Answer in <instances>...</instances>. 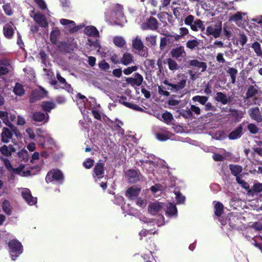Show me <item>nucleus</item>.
Returning <instances> with one entry per match:
<instances>
[{
	"instance_id": "1",
	"label": "nucleus",
	"mask_w": 262,
	"mask_h": 262,
	"mask_svg": "<svg viewBox=\"0 0 262 262\" xmlns=\"http://www.w3.org/2000/svg\"><path fill=\"white\" fill-rule=\"evenodd\" d=\"M9 128L4 127L2 128L1 134V141L3 143H8L12 139L13 134L17 136L18 131L14 125L8 126Z\"/></svg>"
},
{
	"instance_id": "2",
	"label": "nucleus",
	"mask_w": 262,
	"mask_h": 262,
	"mask_svg": "<svg viewBox=\"0 0 262 262\" xmlns=\"http://www.w3.org/2000/svg\"><path fill=\"white\" fill-rule=\"evenodd\" d=\"M64 179L62 172L58 169H54L49 171L46 176V181L47 182H57L61 184Z\"/></svg>"
},
{
	"instance_id": "3",
	"label": "nucleus",
	"mask_w": 262,
	"mask_h": 262,
	"mask_svg": "<svg viewBox=\"0 0 262 262\" xmlns=\"http://www.w3.org/2000/svg\"><path fill=\"white\" fill-rule=\"evenodd\" d=\"M222 23H218L211 25L206 28V35H212L214 38L219 37L222 31Z\"/></svg>"
},
{
	"instance_id": "4",
	"label": "nucleus",
	"mask_w": 262,
	"mask_h": 262,
	"mask_svg": "<svg viewBox=\"0 0 262 262\" xmlns=\"http://www.w3.org/2000/svg\"><path fill=\"white\" fill-rule=\"evenodd\" d=\"M170 54L173 58L179 61H181L182 58H185L186 56V51L183 46H180L171 49Z\"/></svg>"
},
{
	"instance_id": "5",
	"label": "nucleus",
	"mask_w": 262,
	"mask_h": 262,
	"mask_svg": "<svg viewBox=\"0 0 262 262\" xmlns=\"http://www.w3.org/2000/svg\"><path fill=\"white\" fill-rule=\"evenodd\" d=\"M143 81V76L139 73H136L134 77L127 78L126 81L132 86H140Z\"/></svg>"
},
{
	"instance_id": "6",
	"label": "nucleus",
	"mask_w": 262,
	"mask_h": 262,
	"mask_svg": "<svg viewBox=\"0 0 262 262\" xmlns=\"http://www.w3.org/2000/svg\"><path fill=\"white\" fill-rule=\"evenodd\" d=\"M41 92L35 90L34 91L30 98V102L31 103H34L37 100H39L42 98L44 96L46 95L47 92L42 88L40 87Z\"/></svg>"
},
{
	"instance_id": "7",
	"label": "nucleus",
	"mask_w": 262,
	"mask_h": 262,
	"mask_svg": "<svg viewBox=\"0 0 262 262\" xmlns=\"http://www.w3.org/2000/svg\"><path fill=\"white\" fill-rule=\"evenodd\" d=\"M16 28L12 22L6 24L3 27V33L7 38H11L13 36Z\"/></svg>"
},
{
	"instance_id": "8",
	"label": "nucleus",
	"mask_w": 262,
	"mask_h": 262,
	"mask_svg": "<svg viewBox=\"0 0 262 262\" xmlns=\"http://www.w3.org/2000/svg\"><path fill=\"white\" fill-rule=\"evenodd\" d=\"M32 119L35 122H43V123H47L49 120V115L45 114L40 112H35L32 114Z\"/></svg>"
},
{
	"instance_id": "9",
	"label": "nucleus",
	"mask_w": 262,
	"mask_h": 262,
	"mask_svg": "<svg viewBox=\"0 0 262 262\" xmlns=\"http://www.w3.org/2000/svg\"><path fill=\"white\" fill-rule=\"evenodd\" d=\"M93 171V177L96 180L103 178L104 173L103 164L97 163L94 168Z\"/></svg>"
},
{
	"instance_id": "10",
	"label": "nucleus",
	"mask_w": 262,
	"mask_h": 262,
	"mask_svg": "<svg viewBox=\"0 0 262 262\" xmlns=\"http://www.w3.org/2000/svg\"><path fill=\"white\" fill-rule=\"evenodd\" d=\"M141 189V188L140 186L134 185L127 190L126 192V195L129 199H134L138 195Z\"/></svg>"
},
{
	"instance_id": "11",
	"label": "nucleus",
	"mask_w": 262,
	"mask_h": 262,
	"mask_svg": "<svg viewBox=\"0 0 262 262\" xmlns=\"http://www.w3.org/2000/svg\"><path fill=\"white\" fill-rule=\"evenodd\" d=\"M21 194L24 199L26 202L30 205H34L36 203L37 199L36 198H33L29 189H25L22 192Z\"/></svg>"
},
{
	"instance_id": "12",
	"label": "nucleus",
	"mask_w": 262,
	"mask_h": 262,
	"mask_svg": "<svg viewBox=\"0 0 262 262\" xmlns=\"http://www.w3.org/2000/svg\"><path fill=\"white\" fill-rule=\"evenodd\" d=\"M158 28V23L157 19L154 17H150L146 24L142 25V28L144 30L151 29L156 30Z\"/></svg>"
},
{
	"instance_id": "13",
	"label": "nucleus",
	"mask_w": 262,
	"mask_h": 262,
	"mask_svg": "<svg viewBox=\"0 0 262 262\" xmlns=\"http://www.w3.org/2000/svg\"><path fill=\"white\" fill-rule=\"evenodd\" d=\"M25 165L24 164H20L17 168H13L12 169L13 173L18 174L21 177H27L30 176L31 171L29 170H25Z\"/></svg>"
},
{
	"instance_id": "14",
	"label": "nucleus",
	"mask_w": 262,
	"mask_h": 262,
	"mask_svg": "<svg viewBox=\"0 0 262 262\" xmlns=\"http://www.w3.org/2000/svg\"><path fill=\"white\" fill-rule=\"evenodd\" d=\"M8 246L12 252H17L18 254L22 252V245L16 240H12L9 242Z\"/></svg>"
},
{
	"instance_id": "15",
	"label": "nucleus",
	"mask_w": 262,
	"mask_h": 262,
	"mask_svg": "<svg viewBox=\"0 0 262 262\" xmlns=\"http://www.w3.org/2000/svg\"><path fill=\"white\" fill-rule=\"evenodd\" d=\"M35 21L41 27L46 28L48 26L46 17L40 13L36 14L34 16Z\"/></svg>"
},
{
	"instance_id": "16",
	"label": "nucleus",
	"mask_w": 262,
	"mask_h": 262,
	"mask_svg": "<svg viewBox=\"0 0 262 262\" xmlns=\"http://www.w3.org/2000/svg\"><path fill=\"white\" fill-rule=\"evenodd\" d=\"M126 177L130 183H134L139 180V176L137 171L129 170L126 172Z\"/></svg>"
},
{
	"instance_id": "17",
	"label": "nucleus",
	"mask_w": 262,
	"mask_h": 262,
	"mask_svg": "<svg viewBox=\"0 0 262 262\" xmlns=\"http://www.w3.org/2000/svg\"><path fill=\"white\" fill-rule=\"evenodd\" d=\"M189 64L191 67H195L202 69V72H204L206 70L207 66L206 63L200 61L198 59H192L188 61Z\"/></svg>"
},
{
	"instance_id": "18",
	"label": "nucleus",
	"mask_w": 262,
	"mask_h": 262,
	"mask_svg": "<svg viewBox=\"0 0 262 262\" xmlns=\"http://www.w3.org/2000/svg\"><path fill=\"white\" fill-rule=\"evenodd\" d=\"M215 99L216 101L221 102L222 104H226L231 100L230 97H228L226 94L222 92H217L216 94Z\"/></svg>"
},
{
	"instance_id": "19",
	"label": "nucleus",
	"mask_w": 262,
	"mask_h": 262,
	"mask_svg": "<svg viewBox=\"0 0 262 262\" xmlns=\"http://www.w3.org/2000/svg\"><path fill=\"white\" fill-rule=\"evenodd\" d=\"M164 83L170 86L171 88V90H174L175 91H178L185 88L186 83V80L183 79L177 84L169 83L167 81H165Z\"/></svg>"
},
{
	"instance_id": "20",
	"label": "nucleus",
	"mask_w": 262,
	"mask_h": 262,
	"mask_svg": "<svg viewBox=\"0 0 262 262\" xmlns=\"http://www.w3.org/2000/svg\"><path fill=\"white\" fill-rule=\"evenodd\" d=\"M249 113L251 117L253 119H254L259 122H261V118L258 107H255L250 109Z\"/></svg>"
},
{
	"instance_id": "21",
	"label": "nucleus",
	"mask_w": 262,
	"mask_h": 262,
	"mask_svg": "<svg viewBox=\"0 0 262 262\" xmlns=\"http://www.w3.org/2000/svg\"><path fill=\"white\" fill-rule=\"evenodd\" d=\"M15 149L13 147L12 145H10L9 146L3 145L0 147L1 152L5 156H11L12 153L15 152Z\"/></svg>"
},
{
	"instance_id": "22",
	"label": "nucleus",
	"mask_w": 262,
	"mask_h": 262,
	"mask_svg": "<svg viewBox=\"0 0 262 262\" xmlns=\"http://www.w3.org/2000/svg\"><path fill=\"white\" fill-rule=\"evenodd\" d=\"M60 23L62 25L67 26L71 32H73L76 30V24L72 20L62 18L60 20Z\"/></svg>"
},
{
	"instance_id": "23",
	"label": "nucleus",
	"mask_w": 262,
	"mask_h": 262,
	"mask_svg": "<svg viewBox=\"0 0 262 262\" xmlns=\"http://www.w3.org/2000/svg\"><path fill=\"white\" fill-rule=\"evenodd\" d=\"M163 207L162 204L160 202H155L150 204L148 206V210L150 213L154 214L156 212L159 211Z\"/></svg>"
},
{
	"instance_id": "24",
	"label": "nucleus",
	"mask_w": 262,
	"mask_h": 262,
	"mask_svg": "<svg viewBox=\"0 0 262 262\" xmlns=\"http://www.w3.org/2000/svg\"><path fill=\"white\" fill-rule=\"evenodd\" d=\"M133 56L129 53L126 52L124 53L122 57L120 60L121 63L124 65H128L133 62Z\"/></svg>"
},
{
	"instance_id": "25",
	"label": "nucleus",
	"mask_w": 262,
	"mask_h": 262,
	"mask_svg": "<svg viewBox=\"0 0 262 262\" xmlns=\"http://www.w3.org/2000/svg\"><path fill=\"white\" fill-rule=\"evenodd\" d=\"M132 46L135 49L138 51L143 50L144 48L143 43L138 36H137L135 38L133 39Z\"/></svg>"
},
{
	"instance_id": "26",
	"label": "nucleus",
	"mask_w": 262,
	"mask_h": 262,
	"mask_svg": "<svg viewBox=\"0 0 262 262\" xmlns=\"http://www.w3.org/2000/svg\"><path fill=\"white\" fill-rule=\"evenodd\" d=\"M191 30L194 31H198L199 30L203 31L205 30V26L203 21L200 19H197L190 26Z\"/></svg>"
},
{
	"instance_id": "27",
	"label": "nucleus",
	"mask_w": 262,
	"mask_h": 262,
	"mask_svg": "<svg viewBox=\"0 0 262 262\" xmlns=\"http://www.w3.org/2000/svg\"><path fill=\"white\" fill-rule=\"evenodd\" d=\"M243 128L241 126H238L229 135V138L231 140H234L240 137L242 135Z\"/></svg>"
},
{
	"instance_id": "28",
	"label": "nucleus",
	"mask_w": 262,
	"mask_h": 262,
	"mask_svg": "<svg viewBox=\"0 0 262 262\" xmlns=\"http://www.w3.org/2000/svg\"><path fill=\"white\" fill-rule=\"evenodd\" d=\"M171 135L172 134L170 132L165 130L163 131V133H157L156 134L157 139L161 141L168 140L171 137Z\"/></svg>"
},
{
	"instance_id": "29",
	"label": "nucleus",
	"mask_w": 262,
	"mask_h": 262,
	"mask_svg": "<svg viewBox=\"0 0 262 262\" xmlns=\"http://www.w3.org/2000/svg\"><path fill=\"white\" fill-rule=\"evenodd\" d=\"M229 169H230L232 174L235 176L239 177L238 175L242 171L243 168L242 166L230 164L229 165Z\"/></svg>"
},
{
	"instance_id": "30",
	"label": "nucleus",
	"mask_w": 262,
	"mask_h": 262,
	"mask_svg": "<svg viewBox=\"0 0 262 262\" xmlns=\"http://www.w3.org/2000/svg\"><path fill=\"white\" fill-rule=\"evenodd\" d=\"M180 34L173 35L172 37L176 41L180 40L183 37L189 33V30L185 27H181L179 29Z\"/></svg>"
},
{
	"instance_id": "31",
	"label": "nucleus",
	"mask_w": 262,
	"mask_h": 262,
	"mask_svg": "<svg viewBox=\"0 0 262 262\" xmlns=\"http://www.w3.org/2000/svg\"><path fill=\"white\" fill-rule=\"evenodd\" d=\"M157 35H149L145 37L146 44L149 47L156 46L157 45Z\"/></svg>"
},
{
	"instance_id": "32",
	"label": "nucleus",
	"mask_w": 262,
	"mask_h": 262,
	"mask_svg": "<svg viewBox=\"0 0 262 262\" xmlns=\"http://www.w3.org/2000/svg\"><path fill=\"white\" fill-rule=\"evenodd\" d=\"M0 118L6 126L13 125L9 119V113L6 111H0Z\"/></svg>"
},
{
	"instance_id": "33",
	"label": "nucleus",
	"mask_w": 262,
	"mask_h": 262,
	"mask_svg": "<svg viewBox=\"0 0 262 262\" xmlns=\"http://www.w3.org/2000/svg\"><path fill=\"white\" fill-rule=\"evenodd\" d=\"M113 42L115 46L121 48L124 47L126 43V41L122 36H117L113 38Z\"/></svg>"
},
{
	"instance_id": "34",
	"label": "nucleus",
	"mask_w": 262,
	"mask_h": 262,
	"mask_svg": "<svg viewBox=\"0 0 262 262\" xmlns=\"http://www.w3.org/2000/svg\"><path fill=\"white\" fill-rule=\"evenodd\" d=\"M86 33L94 37L99 36V32L97 29L94 26H88L85 28Z\"/></svg>"
},
{
	"instance_id": "35",
	"label": "nucleus",
	"mask_w": 262,
	"mask_h": 262,
	"mask_svg": "<svg viewBox=\"0 0 262 262\" xmlns=\"http://www.w3.org/2000/svg\"><path fill=\"white\" fill-rule=\"evenodd\" d=\"M200 45V41L197 39L190 40L186 43V47L191 50H194Z\"/></svg>"
},
{
	"instance_id": "36",
	"label": "nucleus",
	"mask_w": 262,
	"mask_h": 262,
	"mask_svg": "<svg viewBox=\"0 0 262 262\" xmlns=\"http://www.w3.org/2000/svg\"><path fill=\"white\" fill-rule=\"evenodd\" d=\"M167 63L169 69L171 71L178 70L180 68L177 62L171 58L167 59Z\"/></svg>"
},
{
	"instance_id": "37",
	"label": "nucleus",
	"mask_w": 262,
	"mask_h": 262,
	"mask_svg": "<svg viewBox=\"0 0 262 262\" xmlns=\"http://www.w3.org/2000/svg\"><path fill=\"white\" fill-rule=\"evenodd\" d=\"M41 106L45 111L49 112L55 108V104L53 102L45 101L42 102Z\"/></svg>"
},
{
	"instance_id": "38",
	"label": "nucleus",
	"mask_w": 262,
	"mask_h": 262,
	"mask_svg": "<svg viewBox=\"0 0 262 262\" xmlns=\"http://www.w3.org/2000/svg\"><path fill=\"white\" fill-rule=\"evenodd\" d=\"M60 32L59 30L52 31L50 34V40L53 44L57 43V38L59 36Z\"/></svg>"
},
{
	"instance_id": "39",
	"label": "nucleus",
	"mask_w": 262,
	"mask_h": 262,
	"mask_svg": "<svg viewBox=\"0 0 262 262\" xmlns=\"http://www.w3.org/2000/svg\"><path fill=\"white\" fill-rule=\"evenodd\" d=\"M224 206L220 203H216L214 205L215 214L217 216H221L223 212Z\"/></svg>"
},
{
	"instance_id": "40",
	"label": "nucleus",
	"mask_w": 262,
	"mask_h": 262,
	"mask_svg": "<svg viewBox=\"0 0 262 262\" xmlns=\"http://www.w3.org/2000/svg\"><path fill=\"white\" fill-rule=\"evenodd\" d=\"M13 92L16 95L18 96H21L25 93V91L23 87V85L18 83H17L15 84L13 89Z\"/></svg>"
},
{
	"instance_id": "41",
	"label": "nucleus",
	"mask_w": 262,
	"mask_h": 262,
	"mask_svg": "<svg viewBox=\"0 0 262 262\" xmlns=\"http://www.w3.org/2000/svg\"><path fill=\"white\" fill-rule=\"evenodd\" d=\"M193 101H198L202 105L206 104L208 100V98L204 96H195L192 98Z\"/></svg>"
},
{
	"instance_id": "42",
	"label": "nucleus",
	"mask_w": 262,
	"mask_h": 262,
	"mask_svg": "<svg viewBox=\"0 0 262 262\" xmlns=\"http://www.w3.org/2000/svg\"><path fill=\"white\" fill-rule=\"evenodd\" d=\"M162 117L163 119V121L167 124L170 123L173 119L171 114L167 112L163 113L162 115Z\"/></svg>"
},
{
	"instance_id": "43",
	"label": "nucleus",
	"mask_w": 262,
	"mask_h": 262,
	"mask_svg": "<svg viewBox=\"0 0 262 262\" xmlns=\"http://www.w3.org/2000/svg\"><path fill=\"white\" fill-rule=\"evenodd\" d=\"M227 73H228L231 76L232 83H234L235 82L236 75L237 73V70L233 68H229L228 71H227Z\"/></svg>"
},
{
	"instance_id": "44",
	"label": "nucleus",
	"mask_w": 262,
	"mask_h": 262,
	"mask_svg": "<svg viewBox=\"0 0 262 262\" xmlns=\"http://www.w3.org/2000/svg\"><path fill=\"white\" fill-rule=\"evenodd\" d=\"M257 89L254 88V86L251 85L249 86V88L248 89L246 95L247 98H249L253 97L255 95V94L257 93Z\"/></svg>"
},
{
	"instance_id": "45",
	"label": "nucleus",
	"mask_w": 262,
	"mask_h": 262,
	"mask_svg": "<svg viewBox=\"0 0 262 262\" xmlns=\"http://www.w3.org/2000/svg\"><path fill=\"white\" fill-rule=\"evenodd\" d=\"M3 209L4 211L7 214L10 215L11 213V209L9 202L5 200L3 203Z\"/></svg>"
},
{
	"instance_id": "46",
	"label": "nucleus",
	"mask_w": 262,
	"mask_h": 262,
	"mask_svg": "<svg viewBox=\"0 0 262 262\" xmlns=\"http://www.w3.org/2000/svg\"><path fill=\"white\" fill-rule=\"evenodd\" d=\"M122 103L126 107L132 108L133 110L138 111H143V109L141 107H140V106H138L136 104L129 103V102H125V101L123 102Z\"/></svg>"
},
{
	"instance_id": "47",
	"label": "nucleus",
	"mask_w": 262,
	"mask_h": 262,
	"mask_svg": "<svg viewBox=\"0 0 262 262\" xmlns=\"http://www.w3.org/2000/svg\"><path fill=\"white\" fill-rule=\"evenodd\" d=\"M18 155L20 159L26 161L28 160V153L26 150H21L18 152Z\"/></svg>"
},
{
	"instance_id": "48",
	"label": "nucleus",
	"mask_w": 262,
	"mask_h": 262,
	"mask_svg": "<svg viewBox=\"0 0 262 262\" xmlns=\"http://www.w3.org/2000/svg\"><path fill=\"white\" fill-rule=\"evenodd\" d=\"M98 66L101 70L104 71H107L110 69V65L104 60L99 63Z\"/></svg>"
},
{
	"instance_id": "49",
	"label": "nucleus",
	"mask_w": 262,
	"mask_h": 262,
	"mask_svg": "<svg viewBox=\"0 0 262 262\" xmlns=\"http://www.w3.org/2000/svg\"><path fill=\"white\" fill-rule=\"evenodd\" d=\"M94 164V160L89 158L87 159L83 163V166L86 168V169H90L93 167Z\"/></svg>"
},
{
	"instance_id": "50",
	"label": "nucleus",
	"mask_w": 262,
	"mask_h": 262,
	"mask_svg": "<svg viewBox=\"0 0 262 262\" xmlns=\"http://www.w3.org/2000/svg\"><path fill=\"white\" fill-rule=\"evenodd\" d=\"M247 127L249 132L252 134H256L259 130V128L252 123L249 124Z\"/></svg>"
},
{
	"instance_id": "51",
	"label": "nucleus",
	"mask_w": 262,
	"mask_h": 262,
	"mask_svg": "<svg viewBox=\"0 0 262 262\" xmlns=\"http://www.w3.org/2000/svg\"><path fill=\"white\" fill-rule=\"evenodd\" d=\"M138 69V67L137 66H132L127 68V69L124 70L123 73L125 75H128L130 74L134 71H137Z\"/></svg>"
},
{
	"instance_id": "52",
	"label": "nucleus",
	"mask_w": 262,
	"mask_h": 262,
	"mask_svg": "<svg viewBox=\"0 0 262 262\" xmlns=\"http://www.w3.org/2000/svg\"><path fill=\"white\" fill-rule=\"evenodd\" d=\"M176 200L178 203H183L184 202L185 198L184 196L182 195L180 192H176Z\"/></svg>"
},
{
	"instance_id": "53",
	"label": "nucleus",
	"mask_w": 262,
	"mask_h": 262,
	"mask_svg": "<svg viewBox=\"0 0 262 262\" xmlns=\"http://www.w3.org/2000/svg\"><path fill=\"white\" fill-rule=\"evenodd\" d=\"M252 48L254 50L256 53L260 55L261 54V49H260V45L258 42H255L252 45Z\"/></svg>"
},
{
	"instance_id": "54",
	"label": "nucleus",
	"mask_w": 262,
	"mask_h": 262,
	"mask_svg": "<svg viewBox=\"0 0 262 262\" xmlns=\"http://www.w3.org/2000/svg\"><path fill=\"white\" fill-rule=\"evenodd\" d=\"M244 15V13L238 12L235 13L234 15H233L231 19L234 21H237L241 20L242 19V15Z\"/></svg>"
},
{
	"instance_id": "55",
	"label": "nucleus",
	"mask_w": 262,
	"mask_h": 262,
	"mask_svg": "<svg viewBox=\"0 0 262 262\" xmlns=\"http://www.w3.org/2000/svg\"><path fill=\"white\" fill-rule=\"evenodd\" d=\"M194 16L192 15H189L186 17L184 20L185 24L187 25H190V26L194 23Z\"/></svg>"
},
{
	"instance_id": "56",
	"label": "nucleus",
	"mask_w": 262,
	"mask_h": 262,
	"mask_svg": "<svg viewBox=\"0 0 262 262\" xmlns=\"http://www.w3.org/2000/svg\"><path fill=\"white\" fill-rule=\"evenodd\" d=\"M177 208L173 205L170 204L167 208V212L171 215H174L177 212Z\"/></svg>"
},
{
	"instance_id": "57",
	"label": "nucleus",
	"mask_w": 262,
	"mask_h": 262,
	"mask_svg": "<svg viewBox=\"0 0 262 262\" xmlns=\"http://www.w3.org/2000/svg\"><path fill=\"white\" fill-rule=\"evenodd\" d=\"M26 132L30 139L34 140L35 139V135L33 130L31 128H27L26 129Z\"/></svg>"
},
{
	"instance_id": "58",
	"label": "nucleus",
	"mask_w": 262,
	"mask_h": 262,
	"mask_svg": "<svg viewBox=\"0 0 262 262\" xmlns=\"http://www.w3.org/2000/svg\"><path fill=\"white\" fill-rule=\"evenodd\" d=\"M3 9L6 14L8 15H11L12 14V10L9 4L4 5Z\"/></svg>"
},
{
	"instance_id": "59",
	"label": "nucleus",
	"mask_w": 262,
	"mask_h": 262,
	"mask_svg": "<svg viewBox=\"0 0 262 262\" xmlns=\"http://www.w3.org/2000/svg\"><path fill=\"white\" fill-rule=\"evenodd\" d=\"M238 41L241 45L243 46L247 42V37L244 34H240L239 37L238 39Z\"/></svg>"
},
{
	"instance_id": "60",
	"label": "nucleus",
	"mask_w": 262,
	"mask_h": 262,
	"mask_svg": "<svg viewBox=\"0 0 262 262\" xmlns=\"http://www.w3.org/2000/svg\"><path fill=\"white\" fill-rule=\"evenodd\" d=\"M35 2L40 9H46L47 6L43 0H35Z\"/></svg>"
},
{
	"instance_id": "61",
	"label": "nucleus",
	"mask_w": 262,
	"mask_h": 262,
	"mask_svg": "<svg viewBox=\"0 0 262 262\" xmlns=\"http://www.w3.org/2000/svg\"><path fill=\"white\" fill-rule=\"evenodd\" d=\"M168 39L166 37H163L161 38L160 48L161 50L165 48L167 45Z\"/></svg>"
},
{
	"instance_id": "62",
	"label": "nucleus",
	"mask_w": 262,
	"mask_h": 262,
	"mask_svg": "<svg viewBox=\"0 0 262 262\" xmlns=\"http://www.w3.org/2000/svg\"><path fill=\"white\" fill-rule=\"evenodd\" d=\"M236 180L238 183L241 184L243 187L245 188H248L249 186H248V184L245 182L244 180H242L240 177H237L236 178Z\"/></svg>"
},
{
	"instance_id": "63",
	"label": "nucleus",
	"mask_w": 262,
	"mask_h": 262,
	"mask_svg": "<svg viewBox=\"0 0 262 262\" xmlns=\"http://www.w3.org/2000/svg\"><path fill=\"white\" fill-rule=\"evenodd\" d=\"M3 64L2 61H0V75H5L8 72V69L2 66Z\"/></svg>"
},
{
	"instance_id": "64",
	"label": "nucleus",
	"mask_w": 262,
	"mask_h": 262,
	"mask_svg": "<svg viewBox=\"0 0 262 262\" xmlns=\"http://www.w3.org/2000/svg\"><path fill=\"white\" fill-rule=\"evenodd\" d=\"M190 110L198 115H200L201 113L200 108L198 106H196L194 105L191 106Z\"/></svg>"
}]
</instances>
